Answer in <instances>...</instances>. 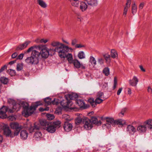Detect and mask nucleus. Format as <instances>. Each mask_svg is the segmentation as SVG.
Wrapping results in <instances>:
<instances>
[{"label": "nucleus", "mask_w": 152, "mask_h": 152, "mask_svg": "<svg viewBox=\"0 0 152 152\" xmlns=\"http://www.w3.org/2000/svg\"><path fill=\"white\" fill-rule=\"evenodd\" d=\"M42 136L41 132H37L35 133L34 137L36 139H39Z\"/></svg>", "instance_id": "40"}, {"label": "nucleus", "mask_w": 152, "mask_h": 152, "mask_svg": "<svg viewBox=\"0 0 152 152\" xmlns=\"http://www.w3.org/2000/svg\"><path fill=\"white\" fill-rule=\"evenodd\" d=\"M20 107V105L19 104H16L15 105H14L13 106V109H9L8 112L10 113H11L16 110L18 111L19 110Z\"/></svg>", "instance_id": "24"}, {"label": "nucleus", "mask_w": 152, "mask_h": 152, "mask_svg": "<svg viewBox=\"0 0 152 152\" xmlns=\"http://www.w3.org/2000/svg\"><path fill=\"white\" fill-rule=\"evenodd\" d=\"M65 96L66 100V103H64V101H61L57 99H55L53 101H51V99L49 98L45 99L44 101L48 105L50 104L51 103H52L53 104H57L61 103L62 106L65 110L68 108L74 111H77L79 108L77 107L73 106L70 100L76 98L77 97L78 95L76 94L73 93L66 95Z\"/></svg>", "instance_id": "1"}, {"label": "nucleus", "mask_w": 152, "mask_h": 152, "mask_svg": "<svg viewBox=\"0 0 152 152\" xmlns=\"http://www.w3.org/2000/svg\"><path fill=\"white\" fill-rule=\"evenodd\" d=\"M62 117L63 119L68 121H70L72 119V118H71L69 115L67 114L63 115Z\"/></svg>", "instance_id": "39"}, {"label": "nucleus", "mask_w": 152, "mask_h": 152, "mask_svg": "<svg viewBox=\"0 0 152 152\" xmlns=\"http://www.w3.org/2000/svg\"><path fill=\"white\" fill-rule=\"evenodd\" d=\"M77 42V40L76 39H74L72 40L71 44L72 46L75 45H76V43Z\"/></svg>", "instance_id": "54"}, {"label": "nucleus", "mask_w": 152, "mask_h": 152, "mask_svg": "<svg viewBox=\"0 0 152 152\" xmlns=\"http://www.w3.org/2000/svg\"><path fill=\"white\" fill-rule=\"evenodd\" d=\"M112 126V124H110L106 122V123L105 124H104L103 125V127L105 126H106L107 128H110L111 126Z\"/></svg>", "instance_id": "51"}, {"label": "nucleus", "mask_w": 152, "mask_h": 152, "mask_svg": "<svg viewBox=\"0 0 152 152\" xmlns=\"http://www.w3.org/2000/svg\"><path fill=\"white\" fill-rule=\"evenodd\" d=\"M148 92L150 94H151L152 92V89L151 87L149 86L148 88L147 89Z\"/></svg>", "instance_id": "62"}, {"label": "nucleus", "mask_w": 152, "mask_h": 152, "mask_svg": "<svg viewBox=\"0 0 152 152\" xmlns=\"http://www.w3.org/2000/svg\"><path fill=\"white\" fill-rule=\"evenodd\" d=\"M67 49L64 48L61 50H59L58 56L61 59H64L66 58L69 63H72L73 61V56L72 53H67L68 52H72L73 50V48L68 46Z\"/></svg>", "instance_id": "3"}, {"label": "nucleus", "mask_w": 152, "mask_h": 152, "mask_svg": "<svg viewBox=\"0 0 152 152\" xmlns=\"http://www.w3.org/2000/svg\"><path fill=\"white\" fill-rule=\"evenodd\" d=\"M24 54L23 53L20 54L17 58V59H22L23 58Z\"/></svg>", "instance_id": "55"}, {"label": "nucleus", "mask_w": 152, "mask_h": 152, "mask_svg": "<svg viewBox=\"0 0 152 152\" xmlns=\"http://www.w3.org/2000/svg\"><path fill=\"white\" fill-rule=\"evenodd\" d=\"M3 129L4 134L7 137H13V134L9 127L6 125H3Z\"/></svg>", "instance_id": "11"}, {"label": "nucleus", "mask_w": 152, "mask_h": 152, "mask_svg": "<svg viewBox=\"0 0 152 152\" xmlns=\"http://www.w3.org/2000/svg\"><path fill=\"white\" fill-rule=\"evenodd\" d=\"M48 41V39H41V43H45L47 42Z\"/></svg>", "instance_id": "58"}, {"label": "nucleus", "mask_w": 152, "mask_h": 152, "mask_svg": "<svg viewBox=\"0 0 152 152\" xmlns=\"http://www.w3.org/2000/svg\"><path fill=\"white\" fill-rule=\"evenodd\" d=\"M20 136L21 138L23 140L27 138L28 136V132L26 130H22L20 133Z\"/></svg>", "instance_id": "27"}, {"label": "nucleus", "mask_w": 152, "mask_h": 152, "mask_svg": "<svg viewBox=\"0 0 152 152\" xmlns=\"http://www.w3.org/2000/svg\"><path fill=\"white\" fill-rule=\"evenodd\" d=\"M77 57L80 59H84L85 58V55L83 51H80L77 54Z\"/></svg>", "instance_id": "32"}, {"label": "nucleus", "mask_w": 152, "mask_h": 152, "mask_svg": "<svg viewBox=\"0 0 152 152\" xmlns=\"http://www.w3.org/2000/svg\"><path fill=\"white\" fill-rule=\"evenodd\" d=\"M90 120L91 121L93 125V124L99 125H100L101 124V121L99 120H98V119L95 117H92Z\"/></svg>", "instance_id": "26"}, {"label": "nucleus", "mask_w": 152, "mask_h": 152, "mask_svg": "<svg viewBox=\"0 0 152 152\" xmlns=\"http://www.w3.org/2000/svg\"><path fill=\"white\" fill-rule=\"evenodd\" d=\"M85 117L81 118L80 117L77 118L75 120V123L77 125H79L82 122L83 123V119Z\"/></svg>", "instance_id": "34"}, {"label": "nucleus", "mask_w": 152, "mask_h": 152, "mask_svg": "<svg viewBox=\"0 0 152 152\" xmlns=\"http://www.w3.org/2000/svg\"><path fill=\"white\" fill-rule=\"evenodd\" d=\"M88 8V5L87 3L85 0V1L81 2L80 3V9L82 11L84 12Z\"/></svg>", "instance_id": "20"}, {"label": "nucleus", "mask_w": 152, "mask_h": 152, "mask_svg": "<svg viewBox=\"0 0 152 152\" xmlns=\"http://www.w3.org/2000/svg\"><path fill=\"white\" fill-rule=\"evenodd\" d=\"M72 4L73 6L77 7L79 6V2L77 1H74L72 2Z\"/></svg>", "instance_id": "47"}, {"label": "nucleus", "mask_w": 152, "mask_h": 152, "mask_svg": "<svg viewBox=\"0 0 152 152\" xmlns=\"http://www.w3.org/2000/svg\"><path fill=\"white\" fill-rule=\"evenodd\" d=\"M131 0H127L126 3V5L125 7L124 10L123 15L126 17L127 14L128 9L130 7L131 3Z\"/></svg>", "instance_id": "18"}, {"label": "nucleus", "mask_w": 152, "mask_h": 152, "mask_svg": "<svg viewBox=\"0 0 152 152\" xmlns=\"http://www.w3.org/2000/svg\"><path fill=\"white\" fill-rule=\"evenodd\" d=\"M40 128L39 124L35 123L32 124L30 122H27L26 124H24V128H28L30 132H33L36 130L39 129Z\"/></svg>", "instance_id": "7"}, {"label": "nucleus", "mask_w": 152, "mask_h": 152, "mask_svg": "<svg viewBox=\"0 0 152 152\" xmlns=\"http://www.w3.org/2000/svg\"><path fill=\"white\" fill-rule=\"evenodd\" d=\"M96 97L104 99L103 93L102 92H99L98 93Z\"/></svg>", "instance_id": "42"}, {"label": "nucleus", "mask_w": 152, "mask_h": 152, "mask_svg": "<svg viewBox=\"0 0 152 152\" xmlns=\"http://www.w3.org/2000/svg\"><path fill=\"white\" fill-rule=\"evenodd\" d=\"M111 57L113 58H116L118 57V54L116 50L114 49H112L110 51V55Z\"/></svg>", "instance_id": "25"}, {"label": "nucleus", "mask_w": 152, "mask_h": 152, "mask_svg": "<svg viewBox=\"0 0 152 152\" xmlns=\"http://www.w3.org/2000/svg\"><path fill=\"white\" fill-rule=\"evenodd\" d=\"M64 127L65 131L68 132L72 129V125L71 124L66 123L64 124Z\"/></svg>", "instance_id": "23"}, {"label": "nucleus", "mask_w": 152, "mask_h": 152, "mask_svg": "<svg viewBox=\"0 0 152 152\" xmlns=\"http://www.w3.org/2000/svg\"><path fill=\"white\" fill-rule=\"evenodd\" d=\"M98 62L101 64H102L104 63V60L102 57H100L98 59Z\"/></svg>", "instance_id": "50"}, {"label": "nucleus", "mask_w": 152, "mask_h": 152, "mask_svg": "<svg viewBox=\"0 0 152 152\" xmlns=\"http://www.w3.org/2000/svg\"><path fill=\"white\" fill-rule=\"evenodd\" d=\"M30 43V42L29 41H26L23 44L19 45L17 49V50H22L26 48Z\"/></svg>", "instance_id": "21"}, {"label": "nucleus", "mask_w": 152, "mask_h": 152, "mask_svg": "<svg viewBox=\"0 0 152 152\" xmlns=\"http://www.w3.org/2000/svg\"><path fill=\"white\" fill-rule=\"evenodd\" d=\"M47 119L49 120H51L54 119L55 117L53 115L47 114L46 115Z\"/></svg>", "instance_id": "44"}, {"label": "nucleus", "mask_w": 152, "mask_h": 152, "mask_svg": "<svg viewBox=\"0 0 152 152\" xmlns=\"http://www.w3.org/2000/svg\"><path fill=\"white\" fill-rule=\"evenodd\" d=\"M25 61L27 64L29 65L37 64L39 62V61L37 60L36 58H34L31 56L27 57Z\"/></svg>", "instance_id": "13"}, {"label": "nucleus", "mask_w": 152, "mask_h": 152, "mask_svg": "<svg viewBox=\"0 0 152 152\" xmlns=\"http://www.w3.org/2000/svg\"><path fill=\"white\" fill-rule=\"evenodd\" d=\"M51 45L53 47L58 46L55 48L54 49L58 53V54H59V50H61V49H63L64 48L67 49L68 48L67 45H65L62 43L56 41H53L51 42Z\"/></svg>", "instance_id": "8"}, {"label": "nucleus", "mask_w": 152, "mask_h": 152, "mask_svg": "<svg viewBox=\"0 0 152 152\" xmlns=\"http://www.w3.org/2000/svg\"><path fill=\"white\" fill-rule=\"evenodd\" d=\"M126 124L125 121L122 119H119L115 121V125H118L121 126H123Z\"/></svg>", "instance_id": "28"}, {"label": "nucleus", "mask_w": 152, "mask_h": 152, "mask_svg": "<svg viewBox=\"0 0 152 152\" xmlns=\"http://www.w3.org/2000/svg\"><path fill=\"white\" fill-rule=\"evenodd\" d=\"M72 63L76 68H79L80 67L82 69H85V67L82 63H81L80 61L77 59H75L73 61Z\"/></svg>", "instance_id": "17"}, {"label": "nucleus", "mask_w": 152, "mask_h": 152, "mask_svg": "<svg viewBox=\"0 0 152 152\" xmlns=\"http://www.w3.org/2000/svg\"><path fill=\"white\" fill-rule=\"evenodd\" d=\"M132 13L134 15L137 12V6L135 3L132 4Z\"/></svg>", "instance_id": "35"}, {"label": "nucleus", "mask_w": 152, "mask_h": 152, "mask_svg": "<svg viewBox=\"0 0 152 152\" xmlns=\"http://www.w3.org/2000/svg\"><path fill=\"white\" fill-rule=\"evenodd\" d=\"M21 129H15V130L14 131V133L13 134L14 136L18 135L19 134L20 131Z\"/></svg>", "instance_id": "49"}, {"label": "nucleus", "mask_w": 152, "mask_h": 152, "mask_svg": "<svg viewBox=\"0 0 152 152\" xmlns=\"http://www.w3.org/2000/svg\"><path fill=\"white\" fill-rule=\"evenodd\" d=\"M123 88H120L118 90V91L117 94L118 95H119L121 93V92Z\"/></svg>", "instance_id": "61"}, {"label": "nucleus", "mask_w": 152, "mask_h": 152, "mask_svg": "<svg viewBox=\"0 0 152 152\" xmlns=\"http://www.w3.org/2000/svg\"><path fill=\"white\" fill-rule=\"evenodd\" d=\"M88 102L91 104L93 107H95L96 105L95 101H94L93 99L90 98L88 100Z\"/></svg>", "instance_id": "38"}, {"label": "nucleus", "mask_w": 152, "mask_h": 152, "mask_svg": "<svg viewBox=\"0 0 152 152\" xmlns=\"http://www.w3.org/2000/svg\"><path fill=\"white\" fill-rule=\"evenodd\" d=\"M117 79L116 77H114V85L113 86V89H115L117 85Z\"/></svg>", "instance_id": "45"}, {"label": "nucleus", "mask_w": 152, "mask_h": 152, "mask_svg": "<svg viewBox=\"0 0 152 152\" xmlns=\"http://www.w3.org/2000/svg\"><path fill=\"white\" fill-rule=\"evenodd\" d=\"M106 122L112 124V126H115V121L114 119L111 118L107 117L106 118Z\"/></svg>", "instance_id": "31"}, {"label": "nucleus", "mask_w": 152, "mask_h": 152, "mask_svg": "<svg viewBox=\"0 0 152 152\" xmlns=\"http://www.w3.org/2000/svg\"><path fill=\"white\" fill-rule=\"evenodd\" d=\"M89 62L93 67H94L96 64V61L95 58L92 56L90 57Z\"/></svg>", "instance_id": "30"}, {"label": "nucleus", "mask_w": 152, "mask_h": 152, "mask_svg": "<svg viewBox=\"0 0 152 152\" xmlns=\"http://www.w3.org/2000/svg\"><path fill=\"white\" fill-rule=\"evenodd\" d=\"M104 99L99 98L96 97L95 100L96 104H99L102 103Z\"/></svg>", "instance_id": "43"}, {"label": "nucleus", "mask_w": 152, "mask_h": 152, "mask_svg": "<svg viewBox=\"0 0 152 152\" xmlns=\"http://www.w3.org/2000/svg\"><path fill=\"white\" fill-rule=\"evenodd\" d=\"M127 131L131 134H133L137 131L136 128L133 126L129 125L127 127Z\"/></svg>", "instance_id": "19"}, {"label": "nucleus", "mask_w": 152, "mask_h": 152, "mask_svg": "<svg viewBox=\"0 0 152 152\" xmlns=\"http://www.w3.org/2000/svg\"><path fill=\"white\" fill-rule=\"evenodd\" d=\"M10 127L13 129H22L24 128V125L22 126L17 122H12L10 124Z\"/></svg>", "instance_id": "14"}, {"label": "nucleus", "mask_w": 152, "mask_h": 152, "mask_svg": "<svg viewBox=\"0 0 152 152\" xmlns=\"http://www.w3.org/2000/svg\"><path fill=\"white\" fill-rule=\"evenodd\" d=\"M85 47V45L82 44H76L75 45V47L77 48H84Z\"/></svg>", "instance_id": "48"}, {"label": "nucleus", "mask_w": 152, "mask_h": 152, "mask_svg": "<svg viewBox=\"0 0 152 152\" xmlns=\"http://www.w3.org/2000/svg\"><path fill=\"white\" fill-rule=\"evenodd\" d=\"M83 127L86 130L91 129L93 126L92 123L90 119L87 118H85L83 119Z\"/></svg>", "instance_id": "9"}, {"label": "nucleus", "mask_w": 152, "mask_h": 152, "mask_svg": "<svg viewBox=\"0 0 152 152\" xmlns=\"http://www.w3.org/2000/svg\"><path fill=\"white\" fill-rule=\"evenodd\" d=\"M49 110V108L48 107H46L45 108H43L42 107H40L39 108V110L41 111H47Z\"/></svg>", "instance_id": "56"}, {"label": "nucleus", "mask_w": 152, "mask_h": 152, "mask_svg": "<svg viewBox=\"0 0 152 152\" xmlns=\"http://www.w3.org/2000/svg\"><path fill=\"white\" fill-rule=\"evenodd\" d=\"M103 56L106 64L108 65H110L111 61V56L110 55L107 54H104L103 55Z\"/></svg>", "instance_id": "22"}, {"label": "nucleus", "mask_w": 152, "mask_h": 152, "mask_svg": "<svg viewBox=\"0 0 152 152\" xmlns=\"http://www.w3.org/2000/svg\"><path fill=\"white\" fill-rule=\"evenodd\" d=\"M38 3L42 8H46L47 7L46 4L42 0H37Z\"/></svg>", "instance_id": "29"}, {"label": "nucleus", "mask_w": 152, "mask_h": 152, "mask_svg": "<svg viewBox=\"0 0 152 152\" xmlns=\"http://www.w3.org/2000/svg\"><path fill=\"white\" fill-rule=\"evenodd\" d=\"M127 93L129 96H130L132 94V90L130 88H127Z\"/></svg>", "instance_id": "60"}, {"label": "nucleus", "mask_w": 152, "mask_h": 152, "mask_svg": "<svg viewBox=\"0 0 152 152\" xmlns=\"http://www.w3.org/2000/svg\"><path fill=\"white\" fill-rule=\"evenodd\" d=\"M42 46V45H38L34 46L31 47L29 48L25 52L26 53H29L31 51H32L31 53V56L34 58H36L37 60L39 61L38 58L40 56V52L37 51V50H39L41 49V48Z\"/></svg>", "instance_id": "6"}, {"label": "nucleus", "mask_w": 152, "mask_h": 152, "mask_svg": "<svg viewBox=\"0 0 152 152\" xmlns=\"http://www.w3.org/2000/svg\"><path fill=\"white\" fill-rule=\"evenodd\" d=\"M8 118L9 120L11 121L15 120L16 119V117L15 116L11 115L8 117Z\"/></svg>", "instance_id": "52"}, {"label": "nucleus", "mask_w": 152, "mask_h": 152, "mask_svg": "<svg viewBox=\"0 0 152 152\" xmlns=\"http://www.w3.org/2000/svg\"><path fill=\"white\" fill-rule=\"evenodd\" d=\"M60 121L50 122L43 121L40 122L41 124L44 126V128L48 132L51 133L55 132L56 129L60 127Z\"/></svg>", "instance_id": "4"}, {"label": "nucleus", "mask_w": 152, "mask_h": 152, "mask_svg": "<svg viewBox=\"0 0 152 152\" xmlns=\"http://www.w3.org/2000/svg\"><path fill=\"white\" fill-rule=\"evenodd\" d=\"M0 81L1 83L6 84L8 82V79L7 78L4 77H1L0 78Z\"/></svg>", "instance_id": "36"}, {"label": "nucleus", "mask_w": 152, "mask_h": 152, "mask_svg": "<svg viewBox=\"0 0 152 152\" xmlns=\"http://www.w3.org/2000/svg\"><path fill=\"white\" fill-rule=\"evenodd\" d=\"M139 67L141 70L142 72H145V69L143 67V66L142 65H140L139 66Z\"/></svg>", "instance_id": "64"}, {"label": "nucleus", "mask_w": 152, "mask_h": 152, "mask_svg": "<svg viewBox=\"0 0 152 152\" xmlns=\"http://www.w3.org/2000/svg\"><path fill=\"white\" fill-rule=\"evenodd\" d=\"M40 102H37L34 106L28 107V104L26 102H23L21 103V105L23 108V110L22 112V114L26 117H28L32 114L35 110L36 108L39 105L41 104Z\"/></svg>", "instance_id": "5"}, {"label": "nucleus", "mask_w": 152, "mask_h": 152, "mask_svg": "<svg viewBox=\"0 0 152 152\" xmlns=\"http://www.w3.org/2000/svg\"><path fill=\"white\" fill-rule=\"evenodd\" d=\"M18 55V54L16 53H14L12 54V57L13 58H15Z\"/></svg>", "instance_id": "63"}, {"label": "nucleus", "mask_w": 152, "mask_h": 152, "mask_svg": "<svg viewBox=\"0 0 152 152\" xmlns=\"http://www.w3.org/2000/svg\"><path fill=\"white\" fill-rule=\"evenodd\" d=\"M139 82L138 77L136 76H134L132 78L129 80V84L132 86H136Z\"/></svg>", "instance_id": "15"}, {"label": "nucleus", "mask_w": 152, "mask_h": 152, "mask_svg": "<svg viewBox=\"0 0 152 152\" xmlns=\"http://www.w3.org/2000/svg\"><path fill=\"white\" fill-rule=\"evenodd\" d=\"M76 102L77 105H78V106H79L80 108L86 109L89 107L88 105L85 104L84 101L81 99H78Z\"/></svg>", "instance_id": "16"}, {"label": "nucleus", "mask_w": 152, "mask_h": 152, "mask_svg": "<svg viewBox=\"0 0 152 152\" xmlns=\"http://www.w3.org/2000/svg\"><path fill=\"white\" fill-rule=\"evenodd\" d=\"M41 38H37L35 40V42L36 43H41Z\"/></svg>", "instance_id": "59"}, {"label": "nucleus", "mask_w": 152, "mask_h": 152, "mask_svg": "<svg viewBox=\"0 0 152 152\" xmlns=\"http://www.w3.org/2000/svg\"><path fill=\"white\" fill-rule=\"evenodd\" d=\"M23 67V64L22 63H18L17 65L16 69L18 71H20L22 70Z\"/></svg>", "instance_id": "37"}, {"label": "nucleus", "mask_w": 152, "mask_h": 152, "mask_svg": "<svg viewBox=\"0 0 152 152\" xmlns=\"http://www.w3.org/2000/svg\"><path fill=\"white\" fill-rule=\"evenodd\" d=\"M8 110V108L5 106H3L0 109V118L2 119L6 118L7 117L6 113Z\"/></svg>", "instance_id": "12"}, {"label": "nucleus", "mask_w": 152, "mask_h": 152, "mask_svg": "<svg viewBox=\"0 0 152 152\" xmlns=\"http://www.w3.org/2000/svg\"><path fill=\"white\" fill-rule=\"evenodd\" d=\"M144 5V2H142L140 4L139 6V9L140 10L142 9Z\"/></svg>", "instance_id": "53"}, {"label": "nucleus", "mask_w": 152, "mask_h": 152, "mask_svg": "<svg viewBox=\"0 0 152 152\" xmlns=\"http://www.w3.org/2000/svg\"><path fill=\"white\" fill-rule=\"evenodd\" d=\"M8 73L11 76L15 75V70L10 69L8 71Z\"/></svg>", "instance_id": "46"}, {"label": "nucleus", "mask_w": 152, "mask_h": 152, "mask_svg": "<svg viewBox=\"0 0 152 152\" xmlns=\"http://www.w3.org/2000/svg\"><path fill=\"white\" fill-rule=\"evenodd\" d=\"M7 67V66L5 65L1 67V69H0V73L4 71L5 69H6Z\"/></svg>", "instance_id": "57"}, {"label": "nucleus", "mask_w": 152, "mask_h": 152, "mask_svg": "<svg viewBox=\"0 0 152 152\" xmlns=\"http://www.w3.org/2000/svg\"><path fill=\"white\" fill-rule=\"evenodd\" d=\"M41 49L40 53V56L44 58H48L49 55V50L45 45H42L41 48Z\"/></svg>", "instance_id": "10"}, {"label": "nucleus", "mask_w": 152, "mask_h": 152, "mask_svg": "<svg viewBox=\"0 0 152 152\" xmlns=\"http://www.w3.org/2000/svg\"><path fill=\"white\" fill-rule=\"evenodd\" d=\"M102 72L106 76H108L110 75V69L107 67H106L104 68L103 71Z\"/></svg>", "instance_id": "33"}, {"label": "nucleus", "mask_w": 152, "mask_h": 152, "mask_svg": "<svg viewBox=\"0 0 152 152\" xmlns=\"http://www.w3.org/2000/svg\"><path fill=\"white\" fill-rule=\"evenodd\" d=\"M147 129L152 131V118L146 119L142 124L138 125L136 128L137 131L141 134L145 133Z\"/></svg>", "instance_id": "2"}, {"label": "nucleus", "mask_w": 152, "mask_h": 152, "mask_svg": "<svg viewBox=\"0 0 152 152\" xmlns=\"http://www.w3.org/2000/svg\"><path fill=\"white\" fill-rule=\"evenodd\" d=\"M126 108H124L122 109L120 112L118 114L119 116L121 117H123L124 116V114L126 112Z\"/></svg>", "instance_id": "41"}]
</instances>
